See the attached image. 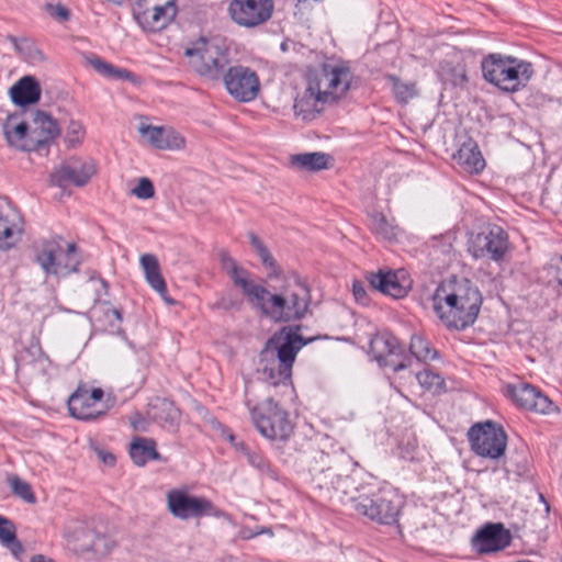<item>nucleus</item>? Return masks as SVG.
Masks as SVG:
<instances>
[{"instance_id": "nucleus-1", "label": "nucleus", "mask_w": 562, "mask_h": 562, "mask_svg": "<svg viewBox=\"0 0 562 562\" xmlns=\"http://www.w3.org/2000/svg\"><path fill=\"white\" fill-rule=\"evenodd\" d=\"M305 80L306 87L296 95L293 111L297 119L311 122L323 113L325 105L335 104L346 97L355 75L348 63L331 60L310 69Z\"/></svg>"}, {"instance_id": "nucleus-2", "label": "nucleus", "mask_w": 562, "mask_h": 562, "mask_svg": "<svg viewBox=\"0 0 562 562\" xmlns=\"http://www.w3.org/2000/svg\"><path fill=\"white\" fill-rule=\"evenodd\" d=\"M333 487L342 495V503L358 515L384 525L397 522L404 501L395 490L373 493L372 484L368 483L366 475L359 471L337 476Z\"/></svg>"}, {"instance_id": "nucleus-3", "label": "nucleus", "mask_w": 562, "mask_h": 562, "mask_svg": "<svg viewBox=\"0 0 562 562\" xmlns=\"http://www.w3.org/2000/svg\"><path fill=\"white\" fill-rule=\"evenodd\" d=\"M482 295L468 279L441 283L434 294V310L447 327L463 329L479 315Z\"/></svg>"}, {"instance_id": "nucleus-4", "label": "nucleus", "mask_w": 562, "mask_h": 562, "mask_svg": "<svg viewBox=\"0 0 562 562\" xmlns=\"http://www.w3.org/2000/svg\"><path fill=\"white\" fill-rule=\"evenodd\" d=\"M296 327H283L266 344L260 353L262 380L272 386L290 381L297 352L314 338L304 339Z\"/></svg>"}, {"instance_id": "nucleus-5", "label": "nucleus", "mask_w": 562, "mask_h": 562, "mask_svg": "<svg viewBox=\"0 0 562 562\" xmlns=\"http://www.w3.org/2000/svg\"><path fill=\"white\" fill-rule=\"evenodd\" d=\"M310 290L303 280L293 274L284 277L283 284L271 293H266L258 299L254 306L260 308L261 313L277 323H289L302 319L308 312Z\"/></svg>"}, {"instance_id": "nucleus-6", "label": "nucleus", "mask_w": 562, "mask_h": 562, "mask_svg": "<svg viewBox=\"0 0 562 562\" xmlns=\"http://www.w3.org/2000/svg\"><path fill=\"white\" fill-rule=\"evenodd\" d=\"M481 68L486 81L506 92L520 90L533 76L531 63L502 54L484 57Z\"/></svg>"}, {"instance_id": "nucleus-7", "label": "nucleus", "mask_w": 562, "mask_h": 562, "mask_svg": "<svg viewBox=\"0 0 562 562\" xmlns=\"http://www.w3.org/2000/svg\"><path fill=\"white\" fill-rule=\"evenodd\" d=\"M184 55L199 75L213 80L221 78L229 65L228 49L216 41L200 38L186 48Z\"/></svg>"}, {"instance_id": "nucleus-8", "label": "nucleus", "mask_w": 562, "mask_h": 562, "mask_svg": "<svg viewBox=\"0 0 562 562\" xmlns=\"http://www.w3.org/2000/svg\"><path fill=\"white\" fill-rule=\"evenodd\" d=\"M257 430L270 440H286L293 432L288 413L272 398H267L250 409Z\"/></svg>"}, {"instance_id": "nucleus-9", "label": "nucleus", "mask_w": 562, "mask_h": 562, "mask_svg": "<svg viewBox=\"0 0 562 562\" xmlns=\"http://www.w3.org/2000/svg\"><path fill=\"white\" fill-rule=\"evenodd\" d=\"M36 261L47 274L66 277L76 272L80 265V256L75 244L63 249L58 240L43 241L36 250Z\"/></svg>"}, {"instance_id": "nucleus-10", "label": "nucleus", "mask_w": 562, "mask_h": 562, "mask_svg": "<svg viewBox=\"0 0 562 562\" xmlns=\"http://www.w3.org/2000/svg\"><path fill=\"white\" fill-rule=\"evenodd\" d=\"M166 502L170 514L181 520L205 516L221 517L223 515V512L210 499L191 494L187 487L168 491Z\"/></svg>"}, {"instance_id": "nucleus-11", "label": "nucleus", "mask_w": 562, "mask_h": 562, "mask_svg": "<svg viewBox=\"0 0 562 562\" xmlns=\"http://www.w3.org/2000/svg\"><path fill=\"white\" fill-rule=\"evenodd\" d=\"M471 449L481 457L498 459L504 456L507 436L504 429L493 422L475 424L468 432Z\"/></svg>"}, {"instance_id": "nucleus-12", "label": "nucleus", "mask_w": 562, "mask_h": 562, "mask_svg": "<svg viewBox=\"0 0 562 562\" xmlns=\"http://www.w3.org/2000/svg\"><path fill=\"white\" fill-rule=\"evenodd\" d=\"M177 0H136L133 14L140 27L148 32L165 29L177 15Z\"/></svg>"}, {"instance_id": "nucleus-13", "label": "nucleus", "mask_w": 562, "mask_h": 562, "mask_svg": "<svg viewBox=\"0 0 562 562\" xmlns=\"http://www.w3.org/2000/svg\"><path fill=\"white\" fill-rule=\"evenodd\" d=\"M509 249L507 233L497 225H491L473 235L468 243L469 252L476 259L499 262Z\"/></svg>"}, {"instance_id": "nucleus-14", "label": "nucleus", "mask_w": 562, "mask_h": 562, "mask_svg": "<svg viewBox=\"0 0 562 562\" xmlns=\"http://www.w3.org/2000/svg\"><path fill=\"white\" fill-rule=\"evenodd\" d=\"M222 78L227 92L237 101H252L260 91L259 78L257 74L248 67H229Z\"/></svg>"}, {"instance_id": "nucleus-15", "label": "nucleus", "mask_w": 562, "mask_h": 562, "mask_svg": "<svg viewBox=\"0 0 562 562\" xmlns=\"http://www.w3.org/2000/svg\"><path fill=\"white\" fill-rule=\"evenodd\" d=\"M228 12L236 24L255 27L271 18L273 0H232Z\"/></svg>"}, {"instance_id": "nucleus-16", "label": "nucleus", "mask_w": 562, "mask_h": 562, "mask_svg": "<svg viewBox=\"0 0 562 562\" xmlns=\"http://www.w3.org/2000/svg\"><path fill=\"white\" fill-rule=\"evenodd\" d=\"M222 269L233 281L234 285L240 288L251 305L266 293V288L254 282L250 273L239 266L237 261L225 250L218 252Z\"/></svg>"}, {"instance_id": "nucleus-17", "label": "nucleus", "mask_w": 562, "mask_h": 562, "mask_svg": "<svg viewBox=\"0 0 562 562\" xmlns=\"http://www.w3.org/2000/svg\"><path fill=\"white\" fill-rule=\"evenodd\" d=\"M103 391L99 387L89 390L79 385L68 400V409L71 416L81 420H91L104 414L98 409V404L103 398Z\"/></svg>"}, {"instance_id": "nucleus-18", "label": "nucleus", "mask_w": 562, "mask_h": 562, "mask_svg": "<svg viewBox=\"0 0 562 562\" xmlns=\"http://www.w3.org/2000/svg\"><path fill=\"white\" fill-rule=\"evenodd\" d=\"M366 279L373 291L394 299L404 297L412 288V280L404 270L369 272Z\"/></svg>"}, {"instance_id": "nucleus-19", "label": "nucleus", "mask_w": 562, "mask_h": 562, "mask_svg": "<svg viewBox=\"0 0 562 562\" xmlns=\"http://www.w3.org/2000/svg\"><path fill=\"white\" fill-rule=\"evenodd\" d=\"M137 132L151 147L159 150H181L186 138L171 126H156L142 121Z\"/></svg>"}, {"instance_id": "nucleus-20", "label": "nucleus", "mask_w": 562, "mask_h": 562, "mask_svg": "<svg viewBox=\"0 0 562 562\" xmlns=\"http://www.w3.org/2000/svg\"><path fill=\"white\" fill-rule=\"evenodd\" d=\"M374 359L382 367H390L394 371L406 368V364L397 360L402 355V347L395 336L390 333H382L375 336L370 342Z\"/></svg>"}, {"instance_id": "nucleus-21", "label": "nucleus", "mask_w": 562, "mask_h": 562, "mask_svg": "<svg viewBox=\"0 0 562 562\" xmlns=\"http://www.w3.org/2000/svg\"><path fill=\"white\" fill-rule=\"evenodd\" d=\"M508 393L513 401L522 408L541 414H549L554 409L551 400L530 384L509 385Z\"/></svg>"}, {"instance_id": "nucleus-22", "label": "nucleus", "mask_w": 562, "mask_h": 562, "mask_svg": "<svg viewBox=\"0 0 562 562\" xmlns=\"http://www.w3.org/2000/svg\"><path fill=\"white\" fill-rule=\"evenodd\" d=\"M93 173L94 166L91 162L70 159L52 172L50 181L58 187H65L68 183L85 186Z\"/></svg>"}, {"instance_id": "nucleus-23", "label": "nucleus", "mask_w": 562, "mask_h": 562, "mask_svg": "<svg viewBox=\"0 0 562 562\" xmlns=\"http://www.w3.org/2000/svg\"><path fill=\"white\" fill-rule=\"evenodd\" d=\"M510 533L502 524H488L472 539L473 547L481 553L496 552L510 543Z\"/></svg>"}, {"instance_id": "nucleus-24", "label": "nucleus", "mask_w": 562, "mask_h": 562, "mask_svg": "<svg viewBox=\"0 0 562 562\" xmlns=\"http://www.w3.org/2000/svg\"><path fill=\"white\" fill-rule=\"evenodd\" d=\"M59 133L60 130L57 122L49 114L43 111H36L33 114L30 135L34 150L55 139Z\"/></svg>"}, {"instance_id": "nucleus-25", "label": "nucleus", "mask_w": 562, "mask_h": 562, "mask_svg": "<svg viewBox=\"0 0 562 562\" xmlns=\"http://www.w3.org/2000/svg\"><path fill=\"white\" fill-rule=\"evenodd\" d=\"M48 366L49 360L38 346L23 350L16 358V371L31 378L44 375Z\"/></svg>"}, {"instance_id": "nucleus-26", "label": "nucleus", "mask_w": 562, "mask_h": 562, "mask_svg": "<svg viewBox=\"0 0 562 562\" xmlns=\"http://www.w3.org/2000/svg\"><path fill=\"white\" fill-rule=\"evenodd\" d=\"M23 231L20 214L9 207H0V248L7 249L13 246Z\"/></svg>"}, {"instance_id": "nucleus-27", "label": "nucleus", "mask_w": 562, "mask_h": 562, "mask_svg": "<svg viewBox=\"0 0 562 562\" xmlns=\"http://www.w3.org/2000/svg\"><path fill=\"white\" fill-rule=\"evenodd\" d=\"M140 266L148 284L161 296L168 304H175V301L168 296L166 281L160 272L158 259L155 255L145 254L140 256Z\"/></svg>"}, {"instance_id": "nucleus-28", "label": "nucleus", "mask_w": 562, "mask_h": 562, "mask_svg": "<svg viewBox=\"0 0 562 562\" xmlns=\"http://www.w3.org/2000/svg\"><path fill=\"white\" fill-rule=\"evenodd\" d=\"M3 133L11 146L21 150H34L30 135V125L18 116H9L3 124Z\"/></svg>"}, {"instance_id": "nucleus-29", "label": "nucleus", "mask_w": 562, "mask_h": 562, "mask_svg": "<svg viewBox=\"0 0 562 562\" xmlns=\"http://www.w3.org/2000/svg\"><path fill=\"white\" fill-rule=\"evenodd\" d=\"M94 529L79 520L69 521L64 529V538L70 550L77 553H86L89 550L90 539Z\"/></svg>"}, {"instance_id": "nucleus-30", "label": "nucleus", "mask_w": 562, "mask_h": 562, "mask_svg": "<svg viewBox=\"0 0 562 562\" xmlns=\"http://www.w3.org/2000/svg\"><path fill=\"white\" fill-rule=\"evenodd\" d=\"M457 165L468 173H479L485 168V160L479 146L472 139L464 142L453 155Z\"/></svg>"}, {"instance_id": "nucleus-31", "label": "nucleus", "mask_w": 562, "mask_h": 562, "mask_svg": "<svg viewBox=\"0 0 562 562\" xmlns=\"http://www.w3.org/2000/svg\"><path fill=\"white\" fill-rule=\"evenodd\" d=\"M41 92L40 83L32 76L21 78L10 89L11 99L18 105L36 103L41 98Z\"/></svg>"}, {"instance_id": "nucleus-32", "label": "nucleus", "mask_w": 562, "mask_h": 562, "mask_svg": "<svg viewBox=\"0 0 562 562\" xmlns=\"http://www.w3.org/2000/svg\"><path fill=\"white\" fill-rule=\"evenodd\" d=\"M148 415L153 420L167 428H175L180 418V412L173 402L160 397L149 404Z\"/></svg>"}, {"instance_id": "nucleus-33", "label": "nucleus", "mask_w": 562, "mask_h": 562, "mask_svg": "<svg viewBox=\"0 0 562 562\" xmlns=\"http://www.w3.org/2000/svg\"><path fill=\"white\" fill-rule=\"evenodd\" d=\"M290 166L299 171L316 172L329 168L330 156L325 153H302L290 156Z\"/></svg>"}, {"instance_id": "nucleus-34", "label": "nucleus", "mask_w": 562, "mask_h": 562, "mask_svg": "<svg viewBox=\"0 0 562 562\" xmlns=\"http://www.w3.org/2000/svg\"><path fill=\"white\" fill-rule=\"evenodd\" d=\"M130 456L133 462L143 467L150 460H160L161 457L156 450V442L154 439L137 437L135 438L130 448Z\"/></svg>"}, {"instance_id": "nucleus-35", "label": "nucleus", "mask_w": 562, "mask_h": 562, "mask_svg": "<svg viewBox=\"0 0 562 562\" xmlns=\"http://www.w3.org/2000/svg\"><path fill=\"white\" fill-rule=\"evenodd\" d=\"M387 80L391 82L394 98L400 104L406 105L418 95V88L415 81L402 80L394 75H389Z\"/></svg>"}, {"instance_id": "nucleus-36", "label": "nucleus", "mask_w": 562, "mask_h": 562, "mask_svg": "<svg viewBox=\"0 0 562 562\" xmlns=\"http://www.w3.org/2000/svg\"><path fill=\"white\" fill-rule=\"evenodd\" d=\"M409 351L419 361H429L437 358V351L420 335L412 336Z\"/></svg>"}, {"instance_id": "nucleus-37", "label": "nucleus", "mask_w": 562, "mask_h": 562, "mask_svg": "<svg viewBox=\"0 0 562 562\" xmlns=\"http://www.w3.org/2000/svg\"><path fill=\"white\" fill-rule=\"evenodd\" d=\"M371 231L384 239H393L397 235V229L392 225L382 213H375L370 218Z\"/></svg>"}, {"instance_id": "nucleus-38", "label": "nucleus", "mask_w": 562, "mask_h": 562, "mask_svg": "<svg viewBox=\"0 0 562 562\" xmlns=\"http://www.w3.org/2000/svg\"><path fill=\"white\" fill-rule=\"evenodd\" d=\"M114 541L105 535L93 531V537L89 542L87 552L93 553L98 558L105 557L114 548Z\"/></svg>"}, {"instance_id": "nucleus-39", "label": "nucleus", "mask_w": 562, "mask_h": 562, "mask_svg": "<svg viewBox=\"0 0 562 562\" xmlns=\"http://www.w3.org/2000/svg\"><path fill=\"white\" fill-rule=\"evenodd\" d=\"M416 379L423 387L434 393H439L445 389V380L430 369L418 372Z\"/></svg>"}, {"instance_id": "nucleus-40", "label": "nucleus", "mask_w": 562, "mask_h": 562, "mask_svg": "<svg viewBox=\"0 0 562 562\" xmlns=\"http://www.w3.org/2000/svg\"><path fill=\"white\" fill-rule=\"evenodd\" d=\"M8 483L15 496L29 504H34L36 502L32 487L26 481L20 479L18 475H12L8 479Z\"/></svg>"}, {"instance_id": "nucleus-41", "label": "nucleus", "mask_w": 562, "mask_h": 562, "mask_svg": "<svg viewBox=\"0 0 562 562\" xmlns=\"http://www.w3.org/2000/svg\"><path fill=\"white\" fill-rule=\"evenodd\" d=\"M90 63L97 71L106 77L127 80H131L133 78V74L131 71L123 68H116L113 65L105 63L100 58H93Z\"/></svg>"}, {"instance_id": "nucleus-42", "label": "nucleus", "mask_w": 562, "mask_h": 562, "mask_svg": "<svg viewBox=\"0 0 562 562\" xmlns=\"http://www.w3.org/2000/svg\"><path fill=\"white\" fill-rule=\"evenodd\" d=\"M442 79L453 86H463L468 81L465 67L461 64L445 66L442 68Z\"/></svg>"}, {"instance_id": "nucleus-43", "label": "nucleus", "mask_w": 562, "mask_h": 562, "mask_svg": "<svg viewBox=\"0 0 562 562\" xmlns=\"http://www.w3.org/2000/svg\"><path fill=\"white\" fill-rule=\"evenodd\" d=\"M15 526L8 518L0 516V541L4 544L12 543L19 551L22 550L21 543L15 537Z\"/></svg>"}, {"instance_id": "nucleus-44", "label": "nucleus", "mask_w": 562, "mask_h": 562, "mask_svg": "<svg viewBox=\"0 0 562 562\" xmlns=\"http://www.w3.org/2000/svg\"><path fill=\"white\" fill-rule=\"evenodd\" d=\"M85 137L83 125L78 121H70L65 134V140L69 146L75 147L80 144Z\"/></svg>"}, {"instance_id": "nucleus-45", "label": "nucleus", "mask_w": 562, "mask_h": 562, "mask_svg": "<svg viewBox=\"0 0 562 562\" xmlns=\"http://www.w3.org/2000/svg\"><path fill=\"white\" fill-rule=\"evenodd\" d=\"M132 194L138 199H150L155 194V189L151 181L148 178H140L138 184L132 190Z\"/></svg>"}, {"instance_id": "nucleus-46", "label": "nucleus", "mask_w": 562, "mask_h": 562, "mask_svg": "<svg viewBox=\"0 0 562 562\" xmlns=\"http://www.w3.org/2000/svg\"><path fill=\"white\" fill-rule=\"evenodd\" d=\"M257 255L260 257L262 265L266 268L271 269L269 277H272V276L279 277L281 274L280 267L277 265L274 258L272 257V255L270 254L269 249L266 246H263L257 252Z\"/></svg>"}, {"instance_id": "nucleus-47", "label": "nucleus", "mask_w": 562, "mask_h": 562, "mask_svg": "<svg viewBox=\"0 0 562 562\" xmlns=\"http://www.w3.org/2000/svg\"><path fill=\"white\" fill-rule=\"evenodd\" d=\"M245 456L248 463L259 471L267 472L269 470V462L260 453L249 450Z\"/></svg>"}, {"instance_id": "nucleus-48", "label": "nucleus", "mask_w": 562, "mask_h": 562, "mask_svg": "<svg viewBox=\"0 0 562 562\" xmlns=\"http://www.w3.org/2000/svg\"><path fill=\"white\" fill-rule=\"evenodd\" d=\"M105 316L110 322L109 330L112 334L120 333L121 331V323H122L121 312L116 308H108L105 312Z\"/></svg>"}, {"instance_id": "nucleus-49", "label": "nucleus", "mask_w": 562, "mask_h": 562, "mask_svg": "<svg viewBox=\"0 0 562 562\" xmlns=\"http://www.w3.org/2000/svg\"><path fill=\"white\" fill-rule=\"evenodd\" d=\"M352 293L355 296V300L360 303L361 305H368L369 304V296L367 293V290L364 288V284L360 281H353L352 284Z\"/></svg>"}, {"instance_id": "nucleus-50", "label": "nucleus", "mask_w": 562, "mask_h": 562, "mask_svg": "<svg viewBox=\"0 0 562 562\" xmlns=\"http://www.w3.org/2000/svg\"><path fill=\"white\" fill-rule=\"evenodd\" d=\"M49 14L59 21H66L69 19V11L61 4L48 5Z\"/></svg>"}, {"instance_id": "nucleus-51", "label": "nucleus", "mask_w": 562, "mask_h": 562, "mask_svg": "<svg viewBox=\"0 0 562 562\" xmlns=\"http://www.w3.org/2000/svg\"><path fill=\"white\" fill-rule=\"evenodd\" d=\"M557 284H558V293L562 295V258L560 262L555 266V274H554Z\"/></svg>"}, {"instance_id": "nucleus-52", "label": "nucleus", "mask_w": 562, "mask_h": 562, "mask_svg": "<svg viewBox=\"0 0 562 562\" xmlns=\"http://www.w3.org/2000/svg\"><path fill=\"white\" fill-rule=\"evenodd\" d=\"M248 238L256 252H258L265 246L262 240L255 233H248Z\"/></svg>"}, {"instance_id": "nucleus-53", "label": "nucleus", "mask_w": 562, "mask_h": 562, "mask_svg": "<svg viewBox=\"0 0 562 562\" xmlns=\"http://www.w3.org/2000/svg\"><path fill=\"white\" fill-rule=\"evenodd\" d=\"M98 456L102 460V462L104 464H106V465H113L114 462H115L114 456L112 453H110V452H105V451L99 450L98 451Z\"/></svg>"}, {"instance_id": "nucleus-54", "label": "nucleus", "mask_w": 562, "mask_h": 562, "mask_svg": "<svg viewBox=\"0 0 562 562\" xmlns=\"http://www.w3.org/2000/svg\"><path fill=\"white\" fill-rule=\"evenodd\" d=\"M228 440L235 446L236 450L237 451H240L243 452L244 454L247 453V451H249L248 447L243 442H235L236 438L234 435H228Z\"/></svg>"}, {"instance_id": "nucleus-55", "label": "nucleus", "mask_w": 562, "mask_h": 562, "mask_svg": "<svg viewBox=\"0 0 562 562\" xmlns=\"http://www.w3.org/2000/svg\"><path fill=\"white\" fill-rule=\"evenodd\" d=\"M30 562H55V561L53 559H50V558H46L43 554H36V555L31 558Z\"/></svg>"}, {"instance_id": "nucleus-56", "label": "nucleus", "mask_w": 562, "mask_h": 562, "mask_svg": "<svg viewBox=\"0 0 562 562\" xmlns=\"http://www.w3.org/2000/svg\"><path fill=\"white\" fill-rule=\"evenodd\" d=\"M261 532H265V533H269V535H272V531L270 529H267V530H262Z\"/></svg>"}]
</instances>
